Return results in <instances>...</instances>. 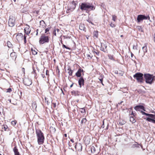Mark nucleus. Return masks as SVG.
I'll return each mask as SVG.
<instances>
[{"label":"nucleus","instance_id":"obj_1","mask_svg":"<svg viewBox=\"0 0 155 155\" xmlns=\"http://www.w3.org/2000/svg\"><path fill=\"white\" fill-rule=\"evenodd\" d=\"M36 134L37 138V142L39 145L43 144L45 140L44 134L40 130H36Z\"/></svg>","mask_w":155,"mask_h":155},{"label":"nucleus","instance_id":"obj_2","mask_svg":"<svg viewBox=\"0 0 155 155\" xmlns=\"http://www.w3.org/2000/svg\"><path fill=\"white\" fill-rule=\"evenodd\" d=\"M80 8L82 11L93 10L95 8L92 4L88 3H82L80 5Z\"/></svg>","mask_w":155,"mask_h":155},{"label":"nucleus","instance_id":"obj_3","mask_svg":"<svg viewBox=\"0 0 155 155\" xmlns=\"http://www.w3.org/2000/svg\"><path fill=\"white\" fill-rule=\"evenodd\" d=\"M144 78L146 80L147 83L151 84L153 82V81L155 79V76L150 75L149 74H145L144 75Z\"/></svg>","mask_w":155,"mask_h":155},{"label":"nucleus","instance_id":"obj_4","mask_svg":"<svg viewBox=\"0 0 155 155\" xmlns=\"http://www.w3.org/2000/svg\"><path fill=\"white\" fill-rule=\"evenodd\" d=\"M49 41V37L45 34H42L40 37L39 42L40 44H43L45 43H48Z\"/></svg>","mask_w":155,"mask_h":155},{"label":"nucleus","instance_id":"obj_5","mask_svg":"<svg viewBox=\"0 0 155 155\" xmlns=\"http://www.w3.org/2000/svg\"><path fill=\"white\" fill-rule=\"evenodd\" d=\"M150 19V18L149 15L145 16V15H140L137 16V22L138 23L140 22L143 20Z\"/></svg>","mask_w":155,"mask_h":155},{"label":"nucleus","instance_id":"obj_6","mask_svg":"<svg viewBox=\"0 0 155 155\" xmlns=\"http://www.w3.org/2000/svg\"><path fill=\"white\" fill-rule=\"evenodd\" d=\"M143 74L140 73H137L134 75V78L136 79L138 82H142Z\"/></svg>","mask_w":155,"mask_h":155},{"label":"nucleus","instance_id":"obj_7","mask_svg":"<svg viewBox=\"0 0 155 155\" xmlns=\"http://www.w3.org/2000/svg\"><path fill=\"white\" fill-rule=\"evenodd\" d=\"M15 17L10 16L8 21V25L9 26L12 27L14 26L15 23Z\"/></svg>","mask_w":155,"mask_h":155},{"label":"nucleus","instance_id":"obj_8","mask_svg":"<svg viewBox=\"0 0 155 155\" xmlns=\"http://www.w3.org/2000/svg\"><path fill=\"white\" fill-rule=\"evenodd\" d=\"M23 82L25 85L29 86L32 84L31 80L28 78H25L23 80Z\"/></svg>","mask_w":155,"mask_h":155},{"label":"nucleus","instance_id":"obj_9","mask_svg":"<svg viewBox=\"0 0 155 155\" xmlns=\"http://www.w3.org/2000/svg\"><path fill=\"white\" fill-rule=\"evenodd\" d=\"M107 45L105 42L102 43L101 44L100 50L103 51L104 52H107Z\"/></svg>","mask_w":155,"mask_h":155},{"label":"nucleus","instance_id":"obj_10","mask_svg":"<svg viewBox=\"0 0 155 155\" xmlns=\"http://www.w3.org/2000/svg\"><path fill=\"white\" fill-rule=\"evenodd\" d=\"M84 71L83 69L80 68H79L76 73V75L78 77H80L81 76V73L84 75Z\"/></svg>","mask_w":155,"mask_h":155},{"label":"nucleus","instance_id":"obj_11","mask_svg":"<svg viewBox=\"0 0 155 155\" xmlns=\"http://www.w3.org/2000/svg\"><path fill=\"white\" fill-rule=\"evenodd\" d=\"M146 120L149 122L155 124V115L153 114V116L151 117H147L146 118Z\"/></svg>","mask_w":155,"mask_h":155},{"label":"nucleus","instance_id":"obj_12","mask_svg":"<svg viewBox=\"0 0 155 155\" xmlns=\"http://www.w3.org/2000/svg\"><path fill=\"white\" fill-rule=\"evenodd\" d=\"M134 109L137 111H140V109H142L143 110L145 111V108L143 105H137L135 106L134 107Z\"/></svg>","mask_w":155,"mask_h":155},{"label":"nucleus","instance_id":"obj_13","mask_svg":"<svg viewBox=\"0 0 155 155\" xmlns=\"http://www.w3.org/2000/svg\"><path fill=\"white\" fill-rule=\"evenodd\" d=\"M84 80L83 78L82 77H81L78 80V83L80 86V87H81V85H84Z\"/></svg>","mask_w":155,"mask_h":155},{"label":"nucleus","instance_id":"obj_14","mask_svg":"<svg viewBox=\"0 0 155 155\" xmlns=\"http://www.w3.org/2000/svg\"><path fill=\"white\" fill-rule=\"evenodd\" d=\"M75 148L76 150H78L79 151L81 150L82 146L80 143H77L75 146Z\"/></svg>","mask_w":155,"mask_h":155},{"label":"nucleus","instance_id":"obj_15","mask_svg":"<svg viewBox=\"0 0 155 155\" xmlns=\"http://www.w3.org/2000/svg\"><path fill=\"white\" fill-rule=\"evenodd\" d=\"M23 38V35L21 33L19 34L16 36V39L18 41L22 40Z\"/></svg>","mask_w":155,"mask_h":155},{"label":"nucleus","instance_id":"obj_16","mask_svg":"<svg viewBox=\"0 0 155 155\" xmlns=\"http://www.w3.org/2000/svg\"><path fill=\"white\" fill-rule=\"evenodd\" d=\"M40 27L41 28H45L46 26V25L45 21L43 20L40 21Z\"/></svg>","mask_w":155,"mask_h":155},{"label":"nucleus","instance_id":"obj_17","mask_svg":"<svg viewBox=\"0 0 155 155\" xmlns=\"http://www.w3.org/2000/svg\"><path fill=\"white\" fill-rule=\"evenodd\" d=\"M13 150L14 152L15 155H20L18 151V150L17 147L15 146L13 149Z\"/></svg>","mask_w":155,"mask_h":155},{"label":"nucleus","instance_id":"obj_18","mask_svg":"<svg viewBox=\"0 0 155 155\" xmlns=\"http://www.w3.org/2000/svg\"><path fill=\"white\" fill-rule=\"evenodd\" d=\"M141 113L143 115H145L147 116H149V117H151L152 116H153V115L151 114H149L148 113H146L145 112L142 111H141Z\"/></svg>","mask_w":155,"mask_h":155},{"label":"nucleus","instance_id":"obj_19","mask_svg":"<svg viewBox=\"0 0 155 155\" xmlns=\"http://www.w3.org/2000/svg\"><path fill=\"white\" fill-rule=\"evenodd\" d=\"M79 28L82 31H84L85 29V27L83 24H80L79 25Z\"/></svg>","mask_w":155,"mask_h":155},{"label":"nucleus","instance_id":"obj_20","mask_svg":"<svg viewBox=\"0 0 155 155\" xmlns=\"http://www.w3.org/2000/svg\"><path fill=\"white\" fill-rule=\"evenodd\" d=\"M32 107L33 110H36L37 107V104L36 102L34 101L32 102Z\"/></svg>","mask_w":155,"mask_h":155},{"label":"nucleus","instance_id":"obj_21","mask_svg":"<svg viewBox=\"0 0 155 155\" xmlns=\"http://www.w3.org/2000/svg\"><path fill=\"white\" fill-rule=\"evenodd\" d=\"M25 31L27 35L29 34L31 31L30 29L28 27H26L25 28Z\"/></svg>","mask_w":155,"mask_h":155},{"label":"nucleus","instance_id":"obj_22","mask_svg":"<svg viewBox=\"0 0 155 155\" xmlns=\"http://www.w3.org/2000/svg\"><path fill=\"white\" fill-rule=\"evenodd\" d=\"M10 56L13 59H15L16 58V53L15 52L11 53L10 54Z\"/></svg>","mask_w":155,"mask_h":155},{"label":"nucleus","instance_id":"obj_23","mask_svg":"<svg viewBox=\"0 0 155 155\" xmlns=\"http://www.w3.org/2000/svg\"><path fill=\"white\" fill-rule=\"evenodd\" d=\"M94 37L97 38L98 37V32L97 31H95L93 32Z\"/></svg>","mask_w":155,"mask_h":155},{"label":"nucleus","instance_id":"obj_24","mask_svg":"<svg viewBox=\"0 0 155 155\" xmlns=\"http://www.w3.org/2000/svg\"><path fill=\"white\" fill-rule=\"evenodd\" d=\"M68 74L70 76L72 75L73 71L71 70L70 67L68 69Z\"/></svg>","mask_w":155,"mask_h":155},{"label":"nucleus","instance_id":"obj_25","mask_svg":"<svg viewBox=\"0 0 155 155\" xmlns=\"http://www.w3.org/2000/svg\"><path fill=\"white\" fill-rule=\"evenodd\" d=\"M147 48L146 46H144L142 47V50L143 52V56L145 55V53L147 52Z\"/></svg>","mask_w":155,"mask_h":155},{"label":"nucleus","instance_id":"obj_26","mask_svg":"<svg viewBox=\"0 0 155 155\" xmlns=\"http://www.w3.org/2000/svg\"><path fill=\"white\" fill-rule=\"evenodd\" d=\"M137 28L140 31L143 32V30L142 27L140 26H137Z\"/></svg>","mask_w":155,"mask_h":155},{"label":"nucleus","instance_id":"obj_27","mask_svg":"<svg viewBox=\"0 0 155 155\" xmlns=\"http://www.w3.org/2000/svg\"><path fill=\"white\" fill-rule=\"evenodd\" d=\"M130 121L131 122L133 123H134L136 121L134 117H130Z\"/></svg>","mask_w":155,"mask_h":155},{"label":"nucleus","instance_id":"obj_28","mask_svg":"<svg viewBox=\"0 0 155 155\" xmlns=\"http://www.w3.org/2000/svg\"><path fill=\"white\" fill-rule=\"evenodd\" d=\"M7 45L8 47L9 48H11L12 46V43L9 41H8L7 42Z\"/></svg>","mask_w":155,"mask_h":155},{"label":"nucleus","instance_id":"obj_29","mask_svg":"<svg viewBox=\"0 0 155 155\" xmlns=\"http://www.w3.org/2000/svg\"><path fill=\"white\" fill-rule=\"evenodd\" d=\"M126 123V122L122 120H120L119 121V124H120L121 125H122Z\"/></svg>","mask_w":155,"mask_h":155},{"label":"nucleus","instance_id":"obj_30","mask_svg":"<svg viewBox=\"0 0 155 155\" xmlns=\"http://www.w3.org/2000/svg\"><path fill=\"white\" fill-rule=\"evenodd\" d=\"M112 20L114 21H115L117 19V16L115 15H112Z\"/></svg>","mask_w":155,"mask_h":155},{"label":"nucleus","instance_id":"obj_31","mask_svg":"<svg viewBox=\"0 0 155 155\" xmlns=\"http://www.w3.org/2000/svg\"><path fill=\"white\" fill-rule=\"evenodd\" d=\"M96 151L95 147L92 146L91 147V151L92 153H94Z\"/></svg>","mask_w":155,"mask_h":155},{"label":"nucleus","instance_id":"obj_32","mask_svg":"<svg viewBox=\"0 0 155 155\" xmlns=\"http://www.w3.org/2000/svg\"><path fill=\"white\" fill-rule=\"evenodd\" d=\"M87 138H86V139H84V142L86 143H87V144H88L89 143L90 141V139H89V138H87V141L86 140V139Z\"/></svg>","mask_w":155,"mask_h":155},{"label":"nucleus","instance_id":"obj_33","mask_svg":"<svg viewBox=\"0 0 155 155\" xmlns=\"http://www.w3.org/2000/svg\"><path fill=\"white\" fill-rule=\"evenodd\" d=\"M100 77H101V78H99V79L101 81V83L102 84V85H104L103 83V76H100Z\"/></svg>","mask_w":155,"mask_h":155},{"label":"nucleus","instance_id":"obj_34","mask_svg":"<svg viewBox=\"0 0 155 155\" xmlns=\"http://www.w3.org/2000/svg\"><path fill=\"white\" fill-rule=\"evenodd\" d=\"M72 4L73 5V7L72 9L71 8V9H69V10H71V11H73L74 9H75V7H76V5H75L76 4L74 2H73V3H72Z\"/></svg>","mask_w":155,"mask_h":155},{"label":"nucleus","instance_id":"obj_35","mask_svg":"<svg viewBox=\"0 0 155 155\" xmlns=\"http://www.w3.org/2000/svg\"><path fill=\"white\" fill-rule=\"evenodd\" d=\"M87 120L85 118H83L81 120V122L82 124L83 123H85L86 122Z\"/></svg>","mask_w":155,"mask_h":155},{"label":"nucleus","instance_id":"obj_36","mask_svg":"<svg viewBox=\"0 0 155 155\" xmlns=\"http://www.w3.org/2000/svg\"><path fill=\"white\" fill-rule=\"evenodd\" d=\"M81 113H85L86 112V110H85V109L84 108H81Z\"/></svg>","mask_w":155,"mask_h":155},{"label":"nucleus","instance_id":"obj_37","mask_svg":"<svg viewBox=\"0 0 155 155\" xmlns=\"http://www.w3.org/2000/svg\"><path fill=\"white\" fill-rule=\"evenodd\" d=\"M12 124L13 125H15L17 123V121L15 120H13V121H12Z\"/></svg>","mask_w":155,"mask_h":155},{"label":"nucleus","instance_id":"obj_38","mask_svg":"<svg viewBox=\"0 0 155 155\" xmlns=\"http://www.w3.org/2000/svg\"><path fill=\"white\" fill-rule=\"evenodd\" d=\"M138 147V144H133L132 146V147L133 148H134L136 147Z\"/></svg>","mask_w":155,"mask_h":155},{"label":"nucleus","instance_id":"obj_39","mask_svg":"<svg viewBox=\"0 0 155 155\" xmlns=\"http://www.w3.org/2000/svg\"><path fill=\"white\" fill-rule=\"evenodd\" d=\"M87 56L88 59H91L92 57V56L90 54H87Z\"/></svg>","mask_w":155,"mask_h":155},{"label":"nucleus","instance_id":"obj_40","mask_svg":"<svg viewBox=\"0 0 155 155\" xmlns=\"http://www.w3.org/2000/svg\"><path fill=\"white\" fill-rule=\"evenodd\" d=\"M110 26L112 28H114L115 26V24L112 23H111V24H110Z\"/></svg>","mask_w":155,"mask_h":155},{"label":"nucleus","instance_id":"obj_41","mask_svg":"<svg viewBox=\"0 0 155 155\" xmlns=\"http://www.w3.org/2000/svg\"><path fill=\"white\" fill-rule=\"evenodd\" d=\"M26 36L24 35V39L25 43H26Z\"/></svg>","mask_w":155,"mask_h":155},{"label":"nucleus","instance_id":"obj_42","mask_svg":"<svg viewBox=\"0 0 155 155\" xmlns=\"http://www.w3.org/2000/svg\"><path fill=\"white\" fill-rule=\"evenodd\" d=\"M50 29V28H46L45 30V33H46L47 32L49 31Z\"/></svg>","mask_w":155,"mask_h":155},{"label":"nucleus","instance_id":"obj_43","mask_svg":"<svg viewBox=\"0 0 155 155\" xmlns=\"http://www.w3.org/2000/svg\"><path fill=\"white\" fill-rule=\"evenodd\" d=\"M63 47L66 48V49H69V50H70V48H68V47L66 46L65 45H63Z\"/></svg>","mask_w":155,"mask_h":155},{"label":"nucleus","instance_id":"obj_44","mask_svg":"<svg viewBox=\"0 0 155 155\" xmlns=\"http://www.w3.org/2000/svg\"><path fill=\"white\" fill-rule=\"evenodd\" d=\"M104 121L103 120V124L101 126V128H104Z\"/></svg>","mask_w":155,"mask_h":155},{"label":"nucleus","instance_id":"obj_45","mask_svg":"<svg viewBox=\"0 0 155 155\" xmlns=\"http://www.w3.org/2000/svg\"><path fill=\"white\" fill-rule=\"evenodd\" d=\"M94 54L95 53L97 55H99V52L98 51V52H96V51H94Z\"/></svg>","mask_w":155,"mask_h":155},{"label":"nucleus","instance_id":"obj_46","mask_svg":"<svg viewBox=\"0 0 155 155\" xmlns=\"http://www.w3.org/2000/svg\"><path fill=\"white\" fill-rule=\"evenodd\" d=\"M7 128H8V127L6 125L4 126V128L5 129V130H6Z\"/></svg>","mask_w":155,"mask_h":155},{"label":"nucleus","instance_id":"obj_47","mask_svg":"<svg viewBox=\"0 0 155 155\" xmlns=\"http://www.w3.org/2000/svg\"><path fill=\"white\" fill-rule=\"evenodd\" d=\"M12 89L11 88H9L8 89V91H7V92H11V91H12Z\"/></svg>","mask_w":155,"mask_h":155},{"label":"nucleus","instance_id":"obj_48","mask_svg":"<svg viewBox=\"0 0 155 155\" xmlns=\"http://www.w3.org/2000/svg\"><path fill=\"white\" fill-rule=\"evenodd\" d=\"M41 76L43 78H44V77H45V75H44V74H41Z\"/></svg>","mask_w":155,"mask_h":155},{"label":"nucleus","instance_id":"obj_49","mask_svg":"<svg viewBox=\"0 0 155 155\" xmlns=\"http://www.w3.org/2000/svg\"><path fill=\"white\" fill-rule=\"evenodd\" d=\"M47 98H45V101H47V104H48V100H47Z\"/></svg>","mask_w":155,"mask_h":155},{"label":"nucleus","instance_id":"obj_50","mask_svg":"<svg viewBox=\"0 0 155 155\" xmlns=\"http://www.w3.org/2000/svg\"><path fill=\"white\" fill-rule=\"evenodd\" d=\"M53 34L55 35H56V30H55L53 32Z\"/></svg>","mask_w":155,"mask_h":155},{"label":"nucleus","instance_id":"obj_51","mask_svg":"<svg viewBox=\"0 0 155 155\" xmlns=\"http://www.w3.org/2000/svg\"><path fill=\"white\" fill-rule=\"evenodd\" d=\"M134 55V54L132 53H131V57L133 58Z\"/></svg>","mask_w":155,"mask_h":155},{"label":"nucleus","instance_id":"obj_52","mask_svg":"<svg viewBox=\"0 0 155 155\" xmlns=\"http://www.w3.org/2000/svg\"><path fill=\"white\" fill-rule=\"evenodd\" d=\"M53 104L54 105V107H55L56 106V104L55 103H53Z\"/></svg>","mask_w":155,"mask_h":155},{"label":"nucleus","instance_id":"obj_53","mask_svg":"<svg viewBox=\"0 0 155 155\" xmlns=\"http://www.w3.org/2000/svg\"><path fill=\"white\" fill-rule=\"evenodd\" d=\"M154 42H155V33L154 34Z\"/></svg>","mask_w":155,"mask_h":155},{"label":"nucleus","instance_id":"obj_54","mask_svg":"<svg viewBox=\"0 0 155 155\" xmlns=\"http://www.w3.org/2000/svg\"><path fill=\"white\" fill-rule=\"evenodd\" d=\"M70 141L72 142V143H74V141L73 140V139H71L70 140Z\"/></svg>","mask_w":155,"mask_h":155},{"label":"nucleus","instance_id":"obj_55","mask_svg":"<svg viewBox=\"0 0 155 155\" xmlns=\"http://www.w3.org/2000/svg\"><path fill=\"white\" fill-rule=\"evenodd\" d=\"M87 21H88L89 22L91 23L92 24V23L90 21H89V20H87Z\"/></svg>","mask_w":155,"mask_h":155},{"label":"nucleus","instance_id":"obj_56","mask_svg":"<svg viewBox=\"0 0 155 155\" xmlns=\"http://www.w3.org/2000/svg\"><path fill=\"white\" fill-rule=\"evenodd\" d=\"M33 54H37V52L35 51L34 53H33Z\"/></svg>","mask_w":155,"mask_h":155},{"label":"nucleus","instance_id":"obj_57","mask_svg":"<svg viewBox=\"0 0 155 155\" xmlns=\"http://www.w3.org/2000/svg\"><path fill=\"white\" fill-rule=\"evenodd\" d=\"M8 101H9V102H10V103H11V99H9L8 100Z\"/></svg>","mask_w":155,"mask_h":155},{"label":"nucleus","instance_id":"obj_58","mask_svg":"<svg viewBox=\"0 0 155 155\" xmlns=\"http://www.w3.org/2000/svg\"><path fill=\"white\" fill-rule=\"evenodd\" d=\"M73 85V84H71L70 85V87H72Z\"/></svg>","mask_w":155,"mask_h":155},{"label":"nucleus","instance_id":"obj_59","mask_svg":"<svg viewBox=\"0 0 155 155\" xmlns=\"http://www.w3.org/2000/svg\"><path fill=\"white\" fill-rule=\"evenodd\" d=\"M56 30L58 32V31L59 30L58 29H57Z\"/></svg>","mask_w":155,"mask_h":155},{"label":"nucleus","instance_id":"obj_60","mask_svg":"<svg viewBox=\"0 0 155 155\" xmlns=\"http://www.w3.org/2000/svg\"><path fill=\"white\" fill-rule=\"evenodd\" d=\"M64 135V136L65 137H67V134H65Z\"/></svg>","mask_w":155,"mask_h":155},{"label":"nucleus","instance_id":"obj_61","mask_svg":"<svg viewBox=\"0 0 155 155\" xmlns=\"http://www.w3.org/2000/svg\"><path fill=\"white\" fill-rule=\"evenodd\" d=\"M47 72H48V71H47H47H46V74H47Z\"/></svg>","mask_w":155,"mask_h":155},{"label":"nucleus","instance_id":"obj_62","mask_svg":"<svg viewBox=\"0 0 155 155\" xmlns=\"http://www.w3.org/2000/svg\"><path fill=\"white\" fill-rule=\"evenodd\" d=\"M108 128V125H107V127H106V129H107Z\"/></svg>","mask_w":155,"mask_h":155},{"label":"nucleus","instance_id":"obj_63","mask_svg":"<svg viewBox=\"0 0 155 155\" xmlns=\"http://www.w3.org/2000/svg\"><path fill=\"white\" fill-rule=\"evenodd\" d=\"M110 58L111 59H113L112 57H111V58Z\"/></svg>","mask_w":155,"mask_h":155},{"label":"nucleus","instance_id":"obj_64","mask_svg":"<svg viewBox=\"0 0 155 155\" xmlns=\"http://www.w3.org/2000/svg\"><path fill=\"white\" fill-rule=\"evenodd\" d=\"M131 114H133V111H132V112H131Z\"/></svg>","mask_w":155,"mask_h":155}]
</instances>
